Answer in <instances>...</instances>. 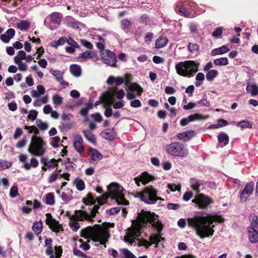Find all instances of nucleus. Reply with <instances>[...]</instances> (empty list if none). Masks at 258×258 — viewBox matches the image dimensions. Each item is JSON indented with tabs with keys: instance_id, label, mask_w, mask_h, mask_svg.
<instances>
[{
	"instance_id": "1",
	"label": "nucleus",
	"mask_w": 258,
	"mask_h": 258,
	"mask_svg": "<svg viewBox=\"0 0 258 258\" xmlns=\"http://www.w3.org/2000/svg\"><path fill=\"white\" fill-rule=\"evenodd\" d=\"M163 225L159 220L158 217L154 213L142 211L138 214L136 220L132 221V227L127 229L124 238L131 244L144 246L148 248L155 244H158L164 238L160 232Z\"/></svg>"
},
{
	"instance_id": "2",
	"label": "nucleus",
	"mask_w": 258,
	"mask_h": 258,
	"mask_svg": "<svg viewBox=\"0 0 258 258\" xmlns=\"http://www.w3.org/2000/svg\"><path fill=\"white\" fill-rule=\"evenodd\" d=\"M224 219L221 216L208 215L205 216H196L187 219L188 226L194 229L196 234L201 239L214 235V222L222 223Z\"/></svg>"
},
{
	"instance_id": "3",
	"label": "nucleus",
	"mask_w": 258,
	"mask_h": 258,
	"mask_svg": "<svg viewBox=\"0 0 258 258\" xmlns=\"http://www.w3.org/2000/svg\"><path fill=\"white\" fill-rule=\"evenodd\" d=\"M81 236L105 245L110 237V234L108 228L106 225H95L93 227L89 226L82 229ZM104 247L106 246L104 245Z\"/></svg>"
},
{
	"instance_id": "4",
	"label": "nucleus",
	"mask_w": 258,
	"mask_h": 258,
	"mask_svg": "<svg viewBox=\"0 0 258 258\" xmlns=\"http://www.w3.org/2000/svg\"><path fill=\"white\" fill-rule=\"evenodd\" d=\"M130 77L131 76L129 75L124 78L110 76L107 80V83L109 85L114 84L116 86H119L125 82V90L127 91L126 97L128 100H131L136 97L135 92H136L138 95L140 96L143 92V89L137 83H130Z\"/></svg>"
},
{
	"instance_id": "5",
	"label": "nucleus",
	"mask_w": 258,
	"mask_h": 258,
	"mask_svg": "<svg viewBox=\"0 0 258 258\" xmlns=\"http://www.w3.org/2000/svg\"><path fill=\"white\" fill-rule=\"evenodd\" d=\"M107 192L104 194L100 198H98V203L103 205L106 200L110 198L112 200H114L118 205H127L128 202L124 199L123 191L124 189L122 186L118 184L112 182L107 186Z\"/></svg>"
},
{
	"instance_id": "6",
	"label": "nucleus",
	"mask_w": 258,
	"mask_h": 258,
	"mask_svg": "<svg viewBox=\"0 0 258 258\" xmlns=\"http://www.w3.org/2000/svg\"><path fill=\"white\" fill-rule=\"evenodd\" d=\"M200 64L193 60H186L177 63L175 68L176 73L180 76L190 78L198 71Z\"/></svg>"
},
{
	"instance_id": "7",
	"label": "nucleus",
	"mask_w": 258,
	"mask_h": 258,
	"mask_svg": "<svg viewBox=\"0 0 258 258\" xmlns=\"http://www.w3.org/2000/svg\"><path fill=\"white\" fill-rule=\"evenodd\" d=\"M46 149V143L43 139L39 137L33 136L29 145L28 151L32 155L40 157L45 154Z\"/></svg>"
},
{
	"instance_id": "8",
	"label": "nucleus",
	"mask_w": 258,
	"mask_h": 258,
	"mask_svg": "<svg viewBox=\"0 0 258 258\" xmlns=\"http://www.w3.org/2000/svg\"><path fill=\"white\" fill-rule=\"evenodd\" d=\"M168 155L174 157L185 158L188 154L186 146L178 142H174L167 145L165 148Z\"/></svg>"
},
{
	"instance_id": "9",
	"label": "nucleus",
	"mask_w": 258,
	"mask_h": 258,
	"mask_svg": "<svg viewBox=\"0 0 258 258\" xmlns=\"http://www.w3.org/2000/svg\"><path fill=\"white\" fill-rule=\"evenodd\" d=\"M134 197L140 198L148 204H154L157 201L162 200L161 198L157 197V191L152 186H147L142 192L134 194Z\"/></svg>"
},
{
	"instance_id": "10",
	"label": "nucleus",
	"mask_w": 258,
	"mask_h": 258,
	"mask_svg": "<svg viewBox=\"0 0 258 258\" xmlns=\"http://www.w3.org/2000/svg\"><path fill=\"white\" fill-rule=\"evenodd\" d=\"M33 57L30 55H26L23 50L19 51L18 54L14 57L15 63L18 66L19 71L26 72L28 70L27 62H31Z\"/></svg>"
},
{
	"instance_id": "11",
	"label": "nucleus",
	"mask_w": 258,
	"mask_h": 258,
	"mask_svg": "<svg viewBox=\"0 0 258 258\" xmlns=\"http://www.w3.org/2000/svg\"><path fill=\"white\" fill-rule=\"evenodd\" d=\"M99 207L96 205L93 206V211L91 215L88 214L87 212L82 210H76L75 211L74 214H71L70 212L67 211L64 215L71 220L75 217H79L80 220H91L95 216L96 213L97 212Z\"/></svg>"
},
{
	"instance_id": "12",
	"label": "nucleus",
	"mask_w": 258,
	"mask_h": 258,
	"mask_svg": "<svg viewBox=\"0 0 258 258\" xmlns=\"http://www.w3.org/2000/svg\"><path fill=\"white\" fill-rule=\"evenodd\" d=\"M248 237L251 243H258V218L255 215L251 216L250 226L248 229Z\"/></svg>"
},
{
	"instance_id": "13",
	"label": "nucleus",
	"mask_w": 258,
	"mask_h": 258,
	"mask_svg": "<svg viewBox=\"0 0 258 258\" xmlns=\"http://www.w3.org/2000/svg\"><path fill=\"white\" fill-rule=\"evenodd\" d=\"M61 15L58 13H53L48 16L44 20V25L51 30L57 28L61 21Z\"/></svg>"
},
{
	"instance_id": "14",
	"label": "nucleus",
	"mask_w": 258,
	"mask_h": 258,
	"mask_svg": "<svg viewBox=\"0 0 258 258\" xmlns=\"http://www.w3.org/2000/svg\"><path fill=\"white\" fill-rule=\"evenodd\" d=\"M101 59L103 62L108 66L113 67L116 63V58L115 54L109 49L101 52Z\"/></svg>"
},
{
	"instance_id": "15",
	"label": "nucleus",
	"mask_w": 258,
	"mask_h": 258,
	"mask_svg": "<svg viewBox=\"0 0 258 258\" xmlns=\"http://www.w3.org/2000/svg\"><path fill=\"white\" fill-rule=\"evenodd\" d=\"M192 202L198 205L200 209H205L212 203V200L203 194H199L196 196Z\"/></svg>"
},
{
	"instance_id": "16",
	"label": "nucleus",
	"mask_w": 258,
	"mask_h": 258,
	"mask_svg": "<svg viewBox=\"0 0 258 258\" xmlns=\"http://www.w3.org/2000/svg\"><path fill=\"white\" fill-rule=\"evenodd\" d=\"M88 153L90 157L89 161L92 163H97L103 157V155L99 151L92 147L88 148Z\"/></svg>"
},
{
	"instance_id": "17",
	"label": "nucleus",
	"mask_w": 258,
	"mask_h": 258,
	"mask_svg": "<svg viewBox=\"0 0 258 258\" xmlns=\"http://www.w3.org/2000/svg\"><path fill=\"white\" fill-rule=\"evenodd\" d=\"M154 179V176L149 174L147 172H144L140 175L135 177L134 180L137 185L140 186L141 182L143 184H146Z\"/></svg>"
},
{
	"instance_id": "18",
	"label": "nucleus",
	"mask_w": 258,
	"mask_h": 258,
	"mask_svg": "<svg viewBox=\"0 0 258 258\" xmlns=\"http://www.w3.org/2000/svg\"><path fill=\"white\" fill-rule=\"evenodd\" d=\"M84 142L82 137L79 135H75L73 138V146L75 150L79 154L83 153L85 151Z\"/></svg>"
},
{
	"instance_id": "19",
	"label": "nucleus",
	"mask_w": 258,
	"mask_h": 258,
	"mask_svg": "<svg viewBox=\"0 0 258 258\" xmlns=\"http://www.w3.org/2000/svg\"><path fill=\"white\" fill-rule=\"evenodd\" d=\"M41 162L43 164L42 169L44 171L48 168H53L58 165V161L54 158L49 160L47 158H42Z\"/></svg>"
},
{
	"instance_id": "20",
	"label": "nucleus",
	"mask_w": 258,
	"mask_h": 258,
	"mask_svg": "<svg viewBox=\"0 0 258 258\" xmlns=\"http://www.w3.org/2000/svg\"><path fill=\"white\" fill-rule=\"evenodd\" d=\"M254 184L252 182L248 183L240 194V198L241 201L245 202L248 197L253 190Z\"/></svg>"
},
{
	"instance_id": "21",
	"label": "nucleus",
	"mask_w": 258,
	"mask_h": 258,
	"mask_svg": "<svg viewBox=\"0 0 258 258\" xmlns=\"http://www.w3.org/2000/svg\"><path fill=\"white\" fill-rule=\"evenodd\" d=\"M46 217V224H48L54 231L58 232L61 228V226L59 224L58 222L54 220L51 215L49 213H47Z\"/></svg>"
},
{
	"instance_id": "22",
	"label": "nucleus",
	"mask_w": 258,
	"mask_h": 258,
	"mask_svg": "<svg viewBox=\"0 0 258 258\" xmlns=\"http://www.w3.org/2000/svg\"><path fill=\"white\" fill-rule=\"evenodd\" d=\"M196 135V132L193 130L186 131L177 135V137L179 140L187 142Z\"/></svg>"
},
{
	"instance_id": "23",
	"label": "nucleus",
	"mask_w": 258,
	"mask_h": 258,
	"mask_svg": "<svg viewBox=\"0 0 258 258\" xmlns=\"http://www.w3.org/2000/svg\"><path fill=\"white\" fill-rule=\"evenodd\" d=\"M51 74L55 78L56 80L64 87H66L69 85L68 82L64 81L63 80V73L61 71L57 70L51 71Z\"/></svg>"
},
{
	"instance_id": "24",
	"label": "nucleus",
	"mask_w": 258,
	"mask_h": 258,
	"mask_svg": "<svg viewBox=\"0 0 258 258\" xmlns=\"http://www.w3.org/2000/svg\"><path fill=\"white\" fill-rule=\"evenodd\" d=\"M96 56V53L94 51L88 50L79 54L77 59L78 61L83 62L89 58H92Z\"/></svg>"
},
{
	"instance_id": "25",
	"label": "nucleus",
	"mask_w": 258,
	"mask_h": 258,
	"mask_svg": "<svg viewBox=\"0 0 258 258\" xmlns=\"http://www.w3.org/2000/svg\"><path fill=\"white\" fill-rule=\"evenodd\" d=\"M203 118V117L200 114H194L188 116L186 118L182 119L180 120V124L182 126H185L188 124L190 122L196 120H200Z\"/></svg>"
},
{
	"instance_id": "26",
	"label": "nucleus",
	"mask_w": 258,
	"mask_h": 258,
	"mask_svg": "<svg viewBox=\"0 0 258 258\" xmlns=\"http://www.w3.org/2000/svg\"><path fill=\"white\" fill-rule=\"evenodd\" d=\"M15 34V31L12 28L9 29L7 32L2 34L0 38L1 40L5 43H8Z\"/></svg>"
},
{
	"instance_id": "27",
	"label": "nucleus",
	"mask_w": 258,
	"mask_h": 258,
	"mask_svg": "<svg viewBox=\"0 0 258 258\" xmlns=\"http://www.w3.org/2000/svg\"><path fill=\"white\" fill-rule=\"evenodd\" d=\"M116 90L113 88L108 91L104 98V101L108 104L113 103L114 101V95L116 94Z\"/></svg>"
},
{
	"instance_id": "28",
	"label": "nucleus",
	"mask_w": 258,
	"mask_h": 258,
	"mask_svg": "<svg viewBox=\"0 0 258 258\" xmlns=\"http://www.w3.org/2000/svg\"><path fill=\"white\" fill-rule=\"evenodd\" d=\"M116 90L113 88L108 91L104 98V101L108 104L113 103L114 101V95L116 94Z\"/></svg>"
},
{
	"instance_id": "29",
	"label": "nucleus",
	"mask_w": 258,
	"mask_h": 258,
	"mask_svg": "<svg viewBox=\"0 0 258 258\" xmlns=\"http://www.w3.org/2000/svg\"><path fill=\"white\" fill-rule=\"evenodd\" d=\"M45 93V89L44 87L41 85H39L37 86L36 90H33L31 91V95L32 97L38 98L41 95H44Z\"/></svg>"
},
{
	"instance_id": "30",
	"label": "nucleus",
	"mask_w": 258,
	"mask_h": 258,
	"mask_svg": "<svg viewBox=\"0 0 258 258\" xmlns=\"http://www.w3.org/2000/svg\"><path fill=\"white\" fill-rule=\"evenodd\" d=\"M229 48L226 45H223L219 48L213 49L211 52L212 56L223 54L229 51Z\"/></svg>"
},
{
	"instance_id": "31",
	"label": "nucleus",
	"mask_w": 258,
	"mask_h": 258,
	"mask_svg": "<svg viewBox=\"0 0 258 258\" xmlns=\"http://www.w3.org/2000/svg\"><path fill=\"white\" fill-rule=\"evenodd\" d=\"M246 90L252 96H255L258 94V86L255 83H248Z\"/></svg>"
},
{
	"instance_id": "32",
	"label": "nucleus",
	"mask_w": 258,
	"mask_h": 258,
	"mask_svg": "<svg viewBox=\"0 0 258 258\" xmlns=\"http://www.w3.org/2000/svg\"><path fill=\"white\" fill-rule=\"evenodd\" d=\"M102 136L108 140H112L115 137V132L113 128H107L101 133Z\"/></svg>"
},
{
	"instance_id": "33",
	"label": "nucleus",
	"mask_w": 258,
	"mask_h": 258,
	"mask_svg": "<svg viewBox=\"0 0 258 258\" xmlns=\"http://www.w3.org/2000/svg\"><path fill=\"white\" fill-rule=\"evenodd\" d=\"M92 108V104H87L84 107L82 108L80 110V113L84 117V121L85 122L89 121V117L88 116V113L89 111Z\"/></svg>"
},
{
	"instance_id": "34",
	"label": "nucleus",
	"mask_w": 258,
	"mask_h": 258,
	"mask_svg": "<svg viewBox=\"0 0 258 258\" xmlns=\"http://www.w3.org/2000/svg\"><path fill=\"white\" fill-rule=\"evenodd\" d=\"M79 217H75L70 220L69 222V226L71 227L72 230L74 231H77L80 228V225L77 221H83V220H80L78 218Z\"/></svg>"
},
{
	"instance_id": "35",
	"label": "nucleus",
	"mask_w": 258,
	"mask_h": 258,
	"mask_svg": "<svg viewBox=\"0 0 258 258\" xmlns=\"http://www.w3.org/2000/svg\"><path fill=\"white\" fill-rule=\"evenodd\" d=\"M70 70L71 74L77 77H80L81 75L82 69L80 66L78 64H72L70 67Z\"/></svg>"
},
{
	"instance_id": "36",
	"label": "nucleus",
	"mask_w": 258,
	"mask_h": 258,
	"mask_svg": "<svg viewBox=\"0 0 258 258\" xmlns=\"http://www.w3.org/2000/svg\"><path fill=\"white\" fill-rule=\"evenodd\" d=\"M38 160L34 157H32L29 163L27 162L23 165V167L26 170H29L31 168H36L38 166Z\"/></svg>"
},
{
	"instance_id": "37",
	"label": "nucleus",
	"mask_w": 258,
	"mask_h": 258,
	"mask_svg": "<svg viewBox=\"0 0 258 258\" xmlns=\"http://www.w3.org/2000/svg\"><path fill=\"white\" fill-rule=\"evenodd\" d=\"M48 101V96L47 95H44L41 97L40 98H37L36 100H35L33 104L35 107H39L41 106L43 104H46Z\"/></svg>"
},
{
	"instance_id": "38",
	"label": "nucleus",
	"mask_w": 258,
	"mask_h": 258,
	"mask_svg": "<svg viewBox=\"0 0 258 258\" xmlns=\"http://www.w3.org/2000/svg\"><path fill=\"white\" fill-rule=\"evenodd\" d=\"M83 133L86 139L90 142L92 143H96V138L95 136L89 130H84Z\"/></svg>"
},
{
	"instance_id": "39",
	"label": "nucleus",
	"mask_w": 258,
	"mask_h": 258,
	"mask_svg": "<svg viewBox=\"0 0 258 258\" xmlns=\"http://www.w3.org/2000/svg\"><path fill=\"white\" fill-rule=\"evenodd\" d=\"M17 26L21 31H26L30 28V23L27 20H21L17 23Z\"/></svg>"
},
{
	"instance_id": "40",
	"label": "nucleus",
	"mask_w": 258,
	"mask_h": 258,
	"mask_svg": "<svg viewBox=\"0 0 258 258\" xmlns=\"http://www.w3.org/2000/svg\"><path fill=\"white\" fill-rule=\"evenodd\" d=\"M218 139L221 144H223V146L227 145L229 143L228 136L225 133H220L218 136Z\"/></svg>"
},
{
	"instance_id": "41",
	"label": "nucleus",
	"mask_w": 258,
	"mask_h": 258,
	"mask_svg": "<svg viewBox=\"0 0 258 258\" xmlns=\"http://www.w3.org/2000/svg\"><path fill=\"white\" fill-rule=\"evenodd\" d=\"M168 42V39L166 37H161L157 39L155 43V47L161 48L164 47Z\"/></svg>"
},
{
	"instance_id": "42",
	"label": "nucleus",
	"mask_w": 258,
	"mask_h": 258,
	"mask_svg": "<svg viewBox=\"0 0 258 258\" xmlns=\"http://www.w3.org/2000/svg\"><path fill=\"white\" fill-rule=\"evenodd\" d=\"M234 123L236 124L237 126L240 127L242 129L246 128H251L252 127V123L248 120H243L240 122L237 123L235 121L233 122Z\"/></svg>"
},
{
	"instance_id": "43",
	"label": "nucleus",
	"mask_w": 258,
	"mask_h": 258,
	"mask_svg": "<svg viewBox=\"0 0 258 258\" xmlns=\"http://www.w3.org/2000/svg\"><path fill=\"white\" fill-rule=\"evenodd\" d=\"M43 224L41 221L36 222L33 226V230L37 235L40 234L42 230Z\"/></svg>"
},
{
	"instance_id": "44",
	"label": "nucleus",
	"mask_w": 258,
	"mask_h": 258,
	"mask_svg": "<svg viewBox=\"0 0 258 258\" xmlns=\"http://www.w3.org/2000/svg\"><path fill=\"white\" fill-rule=\"evenodd\" d=\"M205 79V75L202 73H199L196 77L195 85L197 87L201 86Z\"/></svg>"
},
{
	"instance_id": "45",
	"label": "nucleus",
	"mask_w": 258,
	"mask_h": 258,
	"mask_svg": "<svg viewBox=\"0 0 258 258\" xmlns=\"http://www.w3.org/2000/svg\"><path fill=\"white\" fill-rule=\"evenodd\" d=\"M214 62L217 66H226L228 64V59L227 57H221L215 59Z\"/></svg>"
},
{
	"instance_id": "46",
	"label": "nucleus",
	"mask_w": 258,
	"mask_h": 258,
	"mask_svg": "<svg viewBox=\"0 0 258 258\" xmlns=\"http://www.w3.org/2000/svg\"><path fill=\"white\" fill-rule=\"evenodd\" d=\"M228 124V122L223 119H220L218 120V123L209 126V128H218L220 127L226 126Z\"/></svg>"
},
{
	"instance_id": "47",
	"label": "nucleus",
	"mask_w": 258,
	"mask_h": 258,
	"mask_svg": "<svg viewBox=\"0 0 258 258\" xmlns=\"http://www.w3.org/2000/svg\"><path fill=\"white\" fill-rule=\"evenodd\" d=\"M53 103L55 106L61 105L63 101V98L58 94H54L52 97Z\"/></svg>"
},
{
	"instance_id": "48",
	"label": "nucleus",
	"mask_w": 258,
	"mask_h": 258,
	"mask_svg": "<svg viewBox=\"0 0 258 258\" xmlns=\"http://www.w3.org/2000/svg\"><path fill=\"white\" fill-rule=\"evenodd\" d=\"M218 72L217 70H212L207 72L206 75V79L209 81H213L214 78L218 75Z\"/></svg>"
},
{
	"instance_id": "49",
	"label": "nucleus",
	"mask_w": 258,
	"mask_h": 258,
	"mask_svg": "<svg viewBox=\"0 0 258 258\" xmlns=\"http://www.w3.org/2000/svg\"><path fill=\"white\" fill-rule=\"evenodd\" d=\"M74 183L76 184V188L78 190L82 191L84 189L85 185L84 181L82 179H76L74 181Z\"/></svg>"
},
{
	"instance_id": "50",
	"label": "nucleus",
	"mask_w": 258,
	"mask_h": 258,
	"mask_svg": "<svg viewBox=\"0 0 258 258\" xmlns=\"http://www.w3.org/2000/svg\"><path fill=\"white\" fill-rule=\"evenodd\" d=\"M45 204L49 205H53L54 204V198L53 193L50 192L46 195Z\"/></svg>"
},
{
	"instance_id": "51",
	"label": "nucleus",
	"mask_w": 258,
	"mask_h": 258,
	"mask_svg": "<svg viewBox=\"0 0 258 258\" xmlns=\"http://www.w3.org/2000/svg\"><path fill=\"white\" fill-rule=\"evenodd\" d=\"M97 39L100 41L99 42L96 43L97 47L99 49V52L100 54H101V52L106 50V49H104V40L102 37L101 36H98Z\"/></svg>"
},
{
	"instance_id": "52",
	"label": "nucleus",
	"mask_w": 258,
	"mask_h": 258,
	"mask_svg": "<svg viewBox=\"0 0 258 258\" xmlns=\"http://www.w3.org/2000/svg\"><path fill=\"white\" fill-rule=\"evenodd\" d=\"M66 42V38L64 37H61L58 40L53 41L51 42V46L54 47H56L60 45H63Z\"/></svg>"
},
{
	"instance_id": "53",
	"label": "nucleus",
	"mask_w": 258,
	"mask_h": 258,
	"mask_svg": "<svg viewBox=\"0 0 258 258\" xmlns=\"http://www.w3.org/2000/svg\"><path fill=\"white\" fill-rule=\"evenodd\" d=\"M11 165V162L5 160L0 159V171L9 168Z\"/></svg>"
},
{
	"instance_id": "54",
	"label": "nucleus",
	"mask_w": 258,
	"mask_h": 258,
	"mask_svg": "<svg viewBox=\"0 0 258 258\" xmlns=\"http://www.w3.org/2000/svg\"><path fill=\"white\" fill-rule=\"evenodd\" d=\"M26 206L22 208L23 213L25 214H29L31 211V206L32 205V202L30 201H27L26 202Z\"/></svg>"
},
{
	"instance_id": "55",
	"label": "nucleus",
	"mask_w": 258,
	"mask_h": 258,
	"mask_svg": "<svg viewBox=\"0 0 258 258\" xmlns=\"http://www.w3.org/2000/svg\"><path fill=\"white\" fill-rule=\"evenodd\" d=\"M188 50L192 53H196L199 49L198 44L193 43H189L187 46Z\"/></svg>"
},
{
	"instance_id": "56",
	"label": "nucleus",
	"mask_w": 258,
	"mask_h": 258,
	"mask_svg": "<svg viewBox=\"0 0 258 258\" xmlns=\"http://www.w3.org/2000/svg\"><path fill=\"white\" fill-rule=\"evenodd\" d=\"M62 250L60 247H55V255L52 253L49 254V258H59L61 255Z\"/></svg>"
},
{
	"instance_id": "57",
	"label": "nucleus",
	"mask_w": 258,
	"mask_h": 258,
	"mask_svg": "<svg viewBox=\"0 0 258 258\" xmlns=\"http://www.w3.org/2000/svg\"><path fill=\"white\" fill-rule=\"evenodd\" d=\"M38 115V112L35 110H31L29 112L28 118L32 121L35 120Z\"/></svg>"
},
{
	"instance_id": "58",
	"label": "nucleus",
	"mask_w": 258,
	"mask_h": 258,
	"mask_svg": "<svg viewBox=\"0 0 258 258\" xmlns=\"http://www.w3.org/2000/svg\"><path fill=\"white\" fill-rule=\"evenodd\" d=\"M79 242L81 243V244L80 245L79 247L83 249L86 250L90 249V246L89 244H88V242L89 241L88 240L87 242H83V239H80L79 240Z\"/></svg>"
},
{
	"instance_id": "59",
	"label": "nucleus",
	"mask_w": 258,
	"mask_h": 258,
	"mask_svg": "<svg viewBox=\"0 0 258 258\" xmlns=\"http://www.w3.org/2000/svg\"><path fill=\"white\" fill-rule=\"evenodd\" d=\"M18 191V187L15 185L13 186L10 189V196L13 198L16 197L17 196Z\"/></svg>"
},
{
	"instance_id": "60",
	"label": "nucleus",
	"mask_w": 258,
	"mask_h": 258,
	"mask_svg": "<svg viewBox=\"0 0 258 258\" xmlns=\"http://www.w3.org/2000/svg\"><path fill=\"white\" fill-rule=\"evenodd\" d=\"M223 32V28L221 27H218L215 29L212 33L213 36L215 37L221 36Z\"/></svg>"
},
{
	"instance_id": "61",
	"label": "nucleus",
	"mask_w": 258,
	"mask_h": 258,
	"mask_svg": "<svg viewBox=\"0 0 258 258\" xmlns=\"http://www.w3.org/2000/svg\"><path fill=\"white\" fill-rule=\"evenodd\" d=\"M132 99L133 100L131 102L130 105L132 107L138 108L141 106V102L138 99Z\"/></svg>"
},
{
	"instance_id": "62",
	"label": "nucleus",
	"mask_w": 258,
	"mask_h": 258,
	"mask_svg": "<svg viewBox=\"0 0 258 258\" xmlns=\"http://www.w3.org/2000/svg\"><path fill=\"white\" fill-rule=\"evenodd\" d=\"M122 253L126 258H137L133 253L126 248L122 249Z\"/></svg>"
},
{
	"instance_id": "63",
	"label": "nucleus",
	"mask_w": 258,
	"mask_h": 258,
	"mask_svg": "<svg viewBox=\"0 0 258 258\" xmlns=\"http://www.w3.org/2000/svg\"><path fill=\"white\" fill-rule=\"evenodd\" d=\"M197 106L199 107L206 106L208 107L210 105L209 102L205 99H202L196 103Z\"/></svg>"
},
{
	"instance_id": "64",
	"label": "nucleus",
	"mask_w": 258,
	"mask_h": 258,
	"mask_svg": "<svg viewBox=\"0 0 258 258\" xmlns=\"http://www.w3.org/2000/svg\"><path fill=\"white\" fill-rule=\"evenodd\" d=\"M37 126L40 128V130H46L48 127V124L46 122H42L41 120H37Z\"/></svg>"
}]
</instances>
